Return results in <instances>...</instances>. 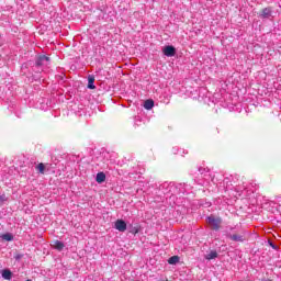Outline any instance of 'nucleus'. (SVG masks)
<instances>
[{
	"label": "nucleus",
	"instance_id": "nucleus-11",
	"mask_svg": "<svg viewBox=\"0 0 281 281\" xmlns=\"http://www.w3.org/2000/svg\"><path fill=\"white\" fill-rule=\"evenodd\" d=\"M215 258H218V252H216V250H211L207 255H205L206 260H214Z\"/></svg>",
	"mask_w": 281,
	"mask_h": 281
},
{
	"label": "nucleus",
	"instance_id": "nucleus-8",
	"mask_svg": "<svg viewBox=\"0 0 281 281\" xmlns=\"http://www.w3.org/2000/svg\"><path fill=\"white\" fill-rule=\"evenodd\" d=\"M95 77L93 75L88 76V89H95Z\"/></svg>",
	"mask_w": 281,
	"mask_h": 281
},
{
	"label": "nucleus",
	"instance_id": "nucleus-12",
	"mask_svg": "<svg viewBox=\"0 0 281 281\" xmlns=\"http://www.w3.org/2000/svg\"><path fill=\"white\" fill-rule=\"evenodd\" d=\"M2 278L4 280H12V271L10 269L2 270Z\"/></svg>",
	"mask_w": 281,
	"mask_h": 281
},
{
	"label": "nucleus",
	"instance_id": "nucleus-10",
	"mask_svg": "<svg viewBox=\"0 0 281 281\" xmlns=\"http://www.w3.org/2000/svg\"><path fill=\"white\" fill-rule=\"evenodd\" d=\"M95 181L97 183H104L106 181V175L104 172L97 173Z\"/></svg>",
	"mask_w": 281,
	"mask_h": 281
},
{
	"label": "nucleus",
	"instance_id": "nucleus-9",
	"mask_svg": "<svg viewBox=\"0 0 281 281\" xmlns=\"http://www.w3.org/2000/svg\"><path fill=\"white\" fill-rule=\"evenodd\" d=\"M153 106H155V101H153V99H148L144 102V109H146V111H150Z\"/></svg>",
	"mask_w": 281,
	"mask_h": 281
},
{
	"label": "nucleus",
	"instance_id": "nucleus-6",
	"mask_svg": "<svg viewBox=\"0 0 281 281\" xmlns=\"http://www.w3.org/2000/svg\"><path fill=\"white\" fill-rule=\"evenodd\" d=\"M114 227L117 232H124L126 229V222L124 220H116Z\"/></svg>",
	"mask_w": 281,
	"mask_h": 281
},
{
	"label": "nucleus",
	"instance_id": "nucleus-13",
	"mask_svg": "<svg viewBox=\"0 0 281 281\" xmlns=\"http://www.w3.org/2000/svg\"><path fill=\"white\" fill-rule=\"evenodd\" d=\"M36 170H38V172L41 175H45V165L43 162H40L37 166H36Z\"/></svg>",
	"mask_w": 281,
	"mask_h": 281
},
{
	"label": "nucleus",
	"instance_id": "nucleus-3",
	"mask_svg": "<svg viewBox=\"0 0 281 281\" xmlns=\"http://www.w3.org/2000/svg\"><path fill=\"white\" fill-rule=\"evenodd\" d=\"M227 238H229L231 240H233L234 243H245V236L235 233V234H227L226 235Z\"/></svg>",
	"mask_w": 281,
	"mask_h": 281
},
{
	"label": "nucleus",
	"instance_id": "nucleus-5",
	"mask_svg": "<svg viewBox=\"0 0 281 281\" xmlns=\"http://www.w3.org/2000/svg\"><path fill=\"white\" fill-rule=\"evenodd\" d=\"M271 14H272L271 8L261 9L259 12L260 19H271Z\"/></svg>",
	"mask_w": 281,
	"mask_h": 281
},
{
	"label": "nucleus",
	"instance_id": "nucleus-1",
	"mask_svg": "<svg viewBox=\"0 0 281 281\" xmlns=\"http://www.w3.org/2000/svg\"><path fill=\"white\" fill-rule=\"evenodd\" d=\"M223 223V220L221 217H214V216H209L207 217V224L210 225L211 229L218 232L221 229V225Z\"/></svg>",
	"mask_w": 281,
	"mask_h": 281
},
{
	"label": "nucleus",
	"instance_id": "nucleus-7",
	"mask_svg": "<svg viewBox=\"0 0 281 281\" xmlns=\"http://www.w3.org/2000/svg\"><path fill=\"white\" fill-rule=\"evenodd\" d=\"M52 247L57 249V251H63L65 249V244L60 240H54Z\"/></svg>",
	"mask_w": 281,
	"mask_h": 281
},
{
	"label": "nucleus",
	"instance_id": "nucleus-4",
	"mask_svg": "<svg viewBox=\"0 0 281 281\" xmlns=\"http://www.w3.org/2000/svg\"><path fill=\"white\" fill-rule=\"evenodd\" d=\"M162 53L165 56L172 57L175 54H177V48H175V46H166L162 49Z\"/></svg>",
	"mask_w": 281,
	"mask_h": 281
},
{
	"label": "nucleus",
	"instance_id": "nucleus-15",
	"mask_svg": "<svg viewBox=\"0 0 281 281\" xmlns=\"http://www.w3.org/2000/svg\"><path fill=\"white\" fill-rule=\"evenodd\" d=\"M179 262V256H172L168 259L169 265H177Z\"/></svg>",
	"mask_w": 281,
	"mask_h": 281
},
{
	"label": "nucleus",
	"instance_id": "nucleus-2",
	"mask_svg": "<svg viewBox=\"0 0 281 281\" xmlns=\"http://www.w3.org/2000/svg\"><path fill=\"white\" fill-rule=\"evenodd\" d=\"M50 63H52V58L45 55H40L36 58L35 65L36 67H49Z\"/></svg>",
	"mask_w": 281,
	"mask_h": 281
},
{
	"label": "nucleus",
	"instance_id": "nucleus-16",
	"mask_svg": "<svg viewBox=\"0 0 281 281\" xmlns=\"http://www.w3.org/2000/svg\"><path fill=\"white\" fill-rule=\"evenodd\" d=\"M265 281H272L271 279H266Z\"/></svg>",
	"mask_w": 281,
	"mask_h": 281
},
{
	"label": "nucleus",
	"instance_id": "nucleus-14",
	"mask_svg": "<svg viewBox=\"0 0 281 281\" xmlns=\"http://www.w3.org/2000/svg\"><path fill=\"white\" fill-rule=\"evenodd\" d=\"M2 239L10 243L11 240H14V236H12V234H10V233H7V234L2 235Z\"/></svg>",
	"mask_w": 281,
	"mask_h": 281
},
{
	"label": "nucleus",
	"instance_id": "nucleus-17",
	"mask_svg": "<svg viewBox=\"0 0 281 281\" xmlns=\"http://www.w3.org/2000/svg\"><path fill=\"white\" fill-rule=\"evenodd\" d=\"M0 201H3V199H2V198H0Z\"/></svg>",
	"mask_w": 281,
	"mask_h": 281
}]
</instances>
